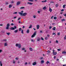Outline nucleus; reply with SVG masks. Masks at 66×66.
<instances>
[{"mask_svg": "<svg viewBox=\"0 0 66 66\" xmlns=\"http://www.w3.org/2000/svg\"><path fill=\"white\" fill-rule=\"evenodd\" d=\"M65 6H66V5H63V8H65Z\"/></svg>", "mask_w": 66, "mask_h": 66, "instance_id": "nucleus-28", "label": "nucleus"}, {"mask_svg": "<svg viewBox=\"0 0 66 66\" xmlns=\"http://www.w3.org/2000/svg\"><path fill=\"white\" fill-rule=\"evenodd\" d=\"M64 16H65V17H66V13L65 14H64Z\"/></svg>", "mask_w": 66, "mask_h": 66, "instance_id": "nucleus-60", "label": "nucleus"}, {"mask_svg": "<svg viewBox=\"0 0 66 66\" xmlns=\"http://www.w3.org/2000/svg\"><path fill=\"white\" fill-rule=\"evenodd\" d=\"M11 26H13V25H14V24H13V23H12L11 24Z\"/></svg>", "mask_w": 66, "mask_h": 66, "instance_id": "nucleus-53", "label": "nucleus"}, {"mask_svg": "<svg viewBox=\"0 0 66 66\" xmlns=\"http://www.w3.org/2000/svg\"><path fill=\"white\" fill-rule=\"evenodd\" d=\"M55 6H56V7H58V6H59V5H58V4H56L55 5Z\"/></svg>", "mask_w": 66, "mask_h": 66, "instance_id": "nucleus-37", "label": "nucleus"}, {"mask_svg": "<svg viewBox=\"0 0 66 66\" xmlns=\"http://www.w3.org/2000/svg\"><path fill=\"white\" fill-rule=\"evenodd\" d=\"M1 32L2 33H5V31L4 30H2Z\"/></svg>", "mask_w": 66, "mask_h": 66, "instance_id": "nucleus-27", "label": "nucleus"}, {"mask_svg": "<svg viewBox=\"0 0 66 66\" xmlns=\"http://www.w3.org/2000/svg\"><path fill=\"white\" fill-rule=\"evenodd\" d=\"M22 50H23V51L24 50H25V48H22Z\"/></svg>", "mask_w": 66, "mask_h": 66, "instance_id": "nucleus-34", "label": "nucleus"}, {"mask_svg": "<svg viewBox=\"0 0 66 66\" xmlns=\"http://www.w3.org/2000/svg\"><path fill=\"white\" fill-rule=\"evenodd\" d=\"M15 59L16 60H18V58L16 57L15 58Z\"/></svg>", "mask_w": 66, "mask_h": 66, "instance_id": "nucleus-55", "label": "nucleus"}, {"mask_svg": "<svg viewBox=\"0 0 66 66\" xmlns=\"http://www.w3.org/2000/svg\"><path fill=\"white\" fill-rule=\"evenodd\" d=\"M21 30V28H20L19 29V31H20Z\"/></svg>", "mask_w": 66, "mask_h": 66, "instance_id": "nucleus-33", "label": "nucleus"}, {"mask_svg": "<svg viewBox=\"0 0 66 66\" xmlns=\"http://www.w3.org/2000/svg\"><path fill=\"white\" fill-rule=\"evenodd\" d=\"M50 3H54V2L53 1H51L50 2Z\"/></svg>", "mask_w": 66, "mask_h": 66, "instance_id": "nucleus-39", "label": "nucleus"}, {"mask_svg": "<svg viewBox=\"0 0 66 66\" xmlns=\"http://www.w3.org/2000/svg\"><path fill=\"white\" fill-rule=\"evenodd\" d=\"M29 49L30 51H33V49L31 47H30L29 48Z\"/></svg>", "mask_w": 66, "mask_h": 66, "instance_id": "nucleus-11", "label": "nucleus"}, {"mask_svg": "<svg viewBox=\"0 0 66 66\" xmlns=\"http://www.w3.org/2000/svg\"><path fill=\"white\" fill-rule=\"evenodd\" d=\"M31 41L32 42H34V40H33V39H31Z\"/></svg>", "mask_w": 66, "mask_h": 66, "instance_id": "nucleus-30", "label": "nucleus"}, {"mask_svg": "<svg viewBox=\"0 0 66 66\" xmlns=\"http://www.w3.org/2000/svg\"><path fill=\"white\" fill-rule=\"evenodd\" d=\"M53 35H56V34H55V33H53L52 34Z\"/></svg>", "mask_w": 66, "mask_h": 66, "instance_id": "nucleus-50", "label": "nucleus"}, {"mask_svg": "<svg viewBox=\"0 0 66 66\" xmlns=\"http://www.w3.org/2000/svg\"><path fill=\"white\" fill-rule=\"evenodd\" d=\"M21 33L22 34H23V30L22 29L21 30Z\"/></svg>", "mask_w": 66, "mask_h": 66, "instance_id": "nucleus-25", "label": "nucleus"}, {"mask_svg": "<svg viewBox=\"0 0 66 66\" xmlns=\"http://www.w3.org/2000/svg\"><path fill=\"white\" fill-rule=\"evenodd\" d=\"M52 28V27L51 26H50L49 27V29H51V28Z\"/></svg>", "mask_w": 66, "mask_h": 66, "instance_id": "nucleus-45", "label": "nucleus"}, {"mask_svg": "<svg viewBox=\"0 0 66 66\" xmlns=\"http://www.w3.org/2000/svg\"><path fill=\"white\" fill-rule=\"evenodd\" d=\"M19 23H22V22H20V21H19Z\"/></svg>", "mask_w": 66, "mask_h": 66, "instance_id": "nucleus-57", "label": "nucleus"}, {"mask_svg": "<svg viewBox=\"0 0 66 66\" xmlns=\"http://www.w3.org/2000/svg\"><path fill=\"white\" fill-rule=\"evenodd\" d=\"M6 4H9V3L8 2H6Z\"/></svg>", "mask_w": 66, "mask_h": 66, "instance_id": "nucleus-58", "label": "nucleus"}, {"mask_svg": "<svg viewBox=\"0 0 66 66\" xmlns=\"http://www.w3.org/2000/svg\"><path fill=\"white\" fill-rule=\"evenodd\" d=\"M19 14L21 15L22 16H26L27 15V13H21L20 12H19L18 13Z\"/></svg>", "mask_w": 66, "mask_h": 66, "instance_id": "nucleus-1", "label": "nucleus"}, {"mask_svg": "<svg viewBox=\"0 0 66 66\" xmlns=\"http://www.w3.org/2000/svg\"><path fill=\"white\" fill-rule=\"evenodd\" d=\"M45 39L46 40L48 39V38H47V37H45Z\"/></svg>", "mask_w": 66, "mask_h": 66, "instance_id": "nucleus-54", "label": "nucleus"}, {"mask_svg": "<svg viewBox=\"0 0 66 66\" xmlns=\"http://www.w3.org/2000/svg\"><path fill=\"white\" fill-rule=\"evenodd\" d=\"M27 64H28V63H27V62H26L25 63V65H27Z\"/></svg>", "mask_w": 66, "mask_h": 66, "instance_id": "nucleus-48", "label": "nucleus"}, {"mask_svg": "<svg viewBox=\"0 0 66 66\" xmlns=\"http://www.w3.org/2000/svg\"><path fill=\"white\" fill-rule=\"evenodd\" d=\"M15 46L16 47H18V46L19 48H21V45L20 44H16Z\"/></svg>", "mask_w": 66, "mask_h": 66, "instance_id": "nucleus-2", "label": "nucleus"}, {"mask_svg": "<svg viewBox=\"0 0 66 66\" xmlns=\"http://www.w3.org/2000/svg\"><path fill=\"white\" fill-rule=\"evenodd\" d=\"M37 41H39L40 40V38H38L37 39Z\"/></svg>", "mask_w": 66, "mask_h": 66, "instance_id": "nucleus-23", "label": "nucleus"}, {"mask_svg": "<svg viewBox=\"0 0 66 66\" xmlns=\"http://www.w3.org/2000/svg\"><path fill=\"white\" fill-rule=\"evenodd\" d=\"M49 62L47 61V62H46V64H49Z\"/></svg>", "mask_w": 66, "mask_h": 66, "instance_id": "nucleus-35", "label": "nucleus"}, {"mask_svg": "<svg viewBox=\"0 0 66 66\" xmlns=\"http://www.w3.org/2000/svg\"><path fill=\"white\" fill-rule=\"evenodd\" d=\"M6 34L8 36L10 35V32H6Z\"/></svg>", "mask_w": 66, "mask_h": 66, "instance_id": "nucleus-17", "label": "nucleus"}, {"mask_svg": "<svg viewBox=\"0 0 66 66\" xmlns=\"http://www.w3.org/2000/svg\"><path fill=\"white\" fill-rule=\"evenodd\" d=\"M24 9V7H22L20 8V9H21V10H22V9Z\"/></svg>", "mask_w": 66, "mask_h": 66, "instance_id": "nucleus-20", "label": "nucleus"}, {"mask_svg": "<svg viewBox=\"0 0 66 66\" xmlns=\"http://www.w3.org/2000/svg\"><path fill=\"white\" fill-rule=\"evenodd\" d=\"M32 28V25H30V26L29 27V28L30 29V28Z\"/></svg>", "mask_w": 66, "mask_h": 66, "instance_id": "nucleus-31", "label": "nucleus"}, {"mask_svg": "<svg viewBox=\"0 0 66 66\" xmlns=\"http://www.w3.org/2000/svg\"><path fill=\"white\" fill-rule=\"evenodd\" d=\"M0 64L1 66H2V62L1 61H0Z\"/></svg>", "mask_w": 66, "mask_h": 66, "instance_id": "nucleus-22", "label": "nucleus"}, {"mask_svg": "<svg viewBox=\"0 0 66 66\" xmlns=\"http://www.w3.org/2000/svg\"><path fill=\"white\" fill-rule=\"evenodd\" d=\"M7 46V43H5L4 44V46L5 47V46Z\"/></svg>", "mask_w": 66, "mask_h": 66, "instance_id": "nucleus-13", "label": "nucleus"}, {"mask_svg": "<svg viewBox=\"0 0 66 66\" xmlns=\"http://www.w3.org/2000/svg\"><path fill=\"white\" fill-rule=\"evenodd\" d=\"M12 7V4H9V8H11Z\"/></svg>", "mask_w": 66, "mask_h": 66, "instance_id": "nucleus-14", "label": "nucleus"}, {"mask_svg": "<svg viewBox=\"0 0 66 66\" xmlns=\"http://www.w3.org/2000/svg\"><path fill=\"white\" fill-rule=\"evenodd\" d=\"M41 39L42 40H44V38H43V37H41Z\"/></svg>", "mask_w": 66, "mask_h": 66, "instance_id": "nucleus-44", "label": "nucleus"}, {"mask_svg": "<svg viewBox=\"0 0 66 66\" xmlns=\"http://www.w3.org/2000/svg\"><path fill=\"white\" fill-rule=\"evenodd\" d=\"M36 32H35L33 35L31 36V38H33V37H35V36L36 35Z\"/></svg>", "mask_w": 66, "mask_h": 66, "instance_id": "nucleus-3", "label": "nucleus"}, {"mask_svg": "<svg viewBox=\"0 0 66 66\" xmlns=\"http://www.w3.org/2000/svg\"><path fill=\"white\" fill-rule=\"evenodd\" d=\"M28 1H31V2H33L34 1V0H28Z\"/></svg>", "mask_w": 66, "mask_h": 66, "instance_id": "nucleus-29", "label": "nucleus"}, {"mask_svg": "<svg viewBox=\"0 0 66 66\" xmlns=\"http://www.w3.org/2000/svg\"><path fill=\"white\" fill-rule=\"evenodd\" d=\"M10 29L12 30H15V28L14 27H12L10 28Z\"/></svg>", "mask_w": 66, "mask_h": 66, "instance_id": "nucleus-12", "label": "nucleus"}, {"mask_svg": "<svg viewBox=\"0 0 66 66\" xmlns=\"http://www.w3.org/2000/svg\"><path fill=\"white\" fill-rule=\"evenodd\" d=\"M26 32L27 33H29V30L28 29L27 31Z\"/></svg>", "mask_w": 66, "mask_h": 66, "instance_id": "nucleus-21", "label": "nucleus"}, {"mask_svg": "<svg viewBox=\"0 0 66 66\" xmlns=\"http://www.w3.org/2000/svg\"><path fill=\"white\" fill-rule=\"evenodd\" d=\"M46 2H47V0H45L42 1V2L43 3Z\"/></svg>", "mask_w": 66, "mask_h": 66, "instance_id": "nucleus-26", "label": "nucleus"}, {"mask_svg": "<svg viewBox=\"0 0 66 66\" xmlns=\"http://www.w3.org/2000/svg\"><path fill=\"white\" fill-rule=\"evenodd\" d=\"M20 4V2L19 1H18L16 3V5H18Z\"/></svg>", "mask_w": 66, "mask_h": 66, "instance_id": "nucleus-6", "label": "nucleus"}, {"mask_svg": "<svg viewBox=\"0 0 66 66\" xmlns=\"http://www.w3.org/2000/svg\"><path fill=\"white\" fill-rule=\"evenodd\" d=\"M62 53L63 54H66V52L65 51H63V52H62Z\"/></svg>", "mask_w": 66, "mask_h": 66, "instance_id": "nucleus-24", "label": "nucleus"}, {"mask_svg": "<svg viewBox=\"0 0 66 66\" xmlns=\"http://www.w3.org/2000/svg\"><path fill=\"white\" fill-rule=\"evenodd\" d=\"M56 29V28L55 27H54L52 29L54 31H55V29Z\"/></svg>", "mask_w": 66, "mask_h": 66, "instance_id": "nucleus-16", "label": "nucleus"}, {"mask_svg": "<svg viewBox=\"0 0 66 66\" xmlns=\"http://www.w3.org/2000/svg\"><path fill=\"white\" fill-rule=\"evenodd\" d=\"M57 35H59H59H60V33L59 32V33H57Z\"/></svg>", "mask_w": 66, "mask_h": 66, "instance_id": "nucleus-41", "label": "nucleus"}, {"mask_svg": "<svg viewBox=\"0 0 66 66\" xmlns=\"http://www.w3.org/2000/svg\"><path fill=\"white\" fill-rule=\"evenodd\" d=\"M49 11H50L51 13V12H52V9H51L50 8V7H49Z\"/></svg>", "mask_w": 66, "mask_h": 66, "instance_id": "nucleus-10", "label": "nucleus"}, {"mask_svg": "<svg viewBox=\"0 0 66 66\" xmlns=\"http://www.w3.org/2000/svg\"><path fill=\"white\" fill-rule=\"evenodd\" d=\"M54 59H55V58H56V56H54Z\"/></svg>", "mask_w": 66, "mask_h": 66, "instance_id": "nucleus-56", "label": "nucleus"}, {"mask_svg": "<svg viewBox=\"0 0 66 66\" xmlns=\"http://www.w3.org/2000/svg\"><path fill=\"white\" fill-rule=\"evenodd\" d=\"M33 17L34 18H36V16H35V15H34L33 16Z\"/></svg>", "mask_w": 66, "mask_h": 66, "instance_id": "nucleus-38", "label": "nucleus"}, {"mask_svg": "<svg viewBox=\"0 0 66 66\" xmlns=\"http://www.w3.org/2000/svg\"><path fill=\"white\" fill-rule=\"evenodd\" d=\"M64 39H66V35L65 36V37H64Z\"/></svg>", "mask_w": 66, "mask_h": 66, "instance_id": "nucleus-47", "label": "nucleus"}, {"mask_svg": "<svg viewBox=\"0 0 66 66\" xmlns=\"http://www.w3.org/2000/svg\"><path fill=\"white\" fill-rule=\"evenodd\" d=\"M37 12H38V13H40V12L39 11H38Z\"/></svg>", "mask_w": 66, "mask_h": 66, "instance_id": "nucleus-52", "label": "nucleus"}, {"mask_svg": "<svg viewBox=\"0 0 66 66\" xmlns=\"http://www.w3.org/2000/svg\"><path fill=\"white\" fill-rule=\"evenodd\" d=\"M20 18H19L18 19V20H20Z\"/></svg>", "mask_w": 66, "mask_h": 66, "instance_id": "nucleus-49", "label": "nucleus"}, {"mask_svg": "<svg viewBox=\"0 0 66 66\" xmlns=\"http://www.w3.org/2000/svg\"><path fill=\"white\" fill-rule=\"evenodd\" d=\"M18 29H17L14 30V32L15 33H17V32H18Z\"/></svg>", "mask_w": 66, "mask_h": 66, "instance_id": "nucleus-7", "label": "nucleus"}, {"mask_svg": "<svg viewBox=\"0 0 66 66\" xmlns=\"http://www.w3.org/2000/svg\"><path fill=\"white\" fill-rule=\"evenodd\" d=\"M14 30L15 29H16L17 28V27H16V26H14Z\"/></svg>", "mask_w": 66, "mask_h": 66, "instance_id": "nucleus-46", "label": "nucleus"}, {"mask_svg": "<svg viewBox=\"0 0 66 66\" xmlns=\"http://www.w3.org/2000/svg\"><path fill=\"white\" fill-rule=\"evenodd\" d=\"M27 4H29V5H32V4H33V3L28 2Z\"/></svg>", "mask_w": 66, "mask_h": 66, "instance_id": "nucleus-8", "label": "nucleus"}, {"mask_svg": "<svg viewBox=\"0 0 66 66\" xmlns=\"http://www.w3.org/2000/svg\"><path fill=\"white\" fill-rule=\"evenodd\" d=\"M54 51H55V50H53V55H56V52H54Z\"/></svg>", "mask_w": 66, "mask_h": 66, "instance_id": "nucleus-5", "label": "nucleus"}, {"mask_svg": "<svg viewBox=\"0 0 66 66\" xmlns=\"http://www.w3.org/2000/svg\"><path fill=\"white\" fill-rule=\"evenodd\" d=\"M10 27V24L8 23L7 24V27L6 28V29L7 30L9 29V27Z\"/></svg>", "mask_w": 66, "mask_h": 66, "instance_id": "nucleus-4", "label": "nucleus"}, {"mask_svg": "<svg viewBox=\"0 0 66 66\" xmlns=\"http://www.w3.org/2000/svg\"><path fill=\"white\" fill-rule=\"evenodd\" d=\"M18 13L17 12H15L13 13V14H17Z\"/></svg>", "mask_w": 66, "mask_h": 66, "instance_id": "nucleus-36", "label": "nucleus"}, {"mask_svg": "<svg viewBox=\"0 0 66 66\" xmlns=\"http://www.w3.org/2000/svg\"><path fill=\"white\" fill-rule=\"evenodd\" d=\"M42 9L43 10H45L46 9V7H44Z\"/></svg>", "mask_w": 66, "mask_h": 66, "instance_id": "nucleus-18", "label": "nucleus"}, {"mask_svg": "<svg viewBox=\"0 0 66 66\" xmlns=\"http://www.w3.org/2000/svg\"><path fill=\"white\" fill-rule=\"evenodd\" d=\"M37 29H39V25H37Z\"/></svg>", "mask_w": 66, "mask_h": 66, "instance_id": "nucleus-15", "label": "nucleus"}, {"mask_svg": "<svg viewBox=\"0 0 66 66\" xmlns=\"http://www.w3.org/2000/svg\"><path fill=\"white\" fill-rule=\"evenodd\" d=\"M21 13H23V11H21Z\"/></svg>", "mask_w": 66, "mask_h": 66, "instance_id": "nucleus-63", "label": "nucleus"}, {"mask_svg": "<svg viewBox=\"0 0 66 66\" xmlns=\"http://www.w3.org/2000/svg\"><path fill=\"white\" fill-rule=\"evenodd\" d=\"M56 18H56V17H54V19H56Z\"/></svg>", "mask_w": 66, "mask_h": 66, "instance_id": "nucleus-40", "label": "nucleus"}, {"mask_svg": "<svg viewBox=\"0 0 66 66\" xmlns=\"http://www.w3.org/2000/svg\"><path fill=\"white\" fill-rule=\"evenodd\" d=\"M65 19H63L62 20H61V21H65Z\"/></svg>", "mask_w": 66, "mask_h": 66, "instance_id": "nucleus-32", "label": "nucleus"}, {"mask_svg": "<svg viewBox=\"0 0 66 66\" xmlns=\"http://www.w3.org/2000/svg\"><path fill=\"white\" fill-rule=\"evenodd\" d=\"M62 12H63V11H64V9H62L61 10Z\"/></svg>", "mask_w": 66, "mask_h": 66, "instance_id": "nucleus-51", "label": "nucleus"}, {"mask_svg": "<svg viewBox=\"0 0 66 66\" xmlns=\"http://www.w3.org/2000/svg\"><path fill=\"white\" fill-rule=\"evenodd\" d=\"M36 64H37V63H36V62H34L32 63V65H36Z\"/></svg>", "mask_w": 66, "mask_h": 66, "instance_id": "nucleus-9", "label": "nucleus"}, {"mask_svg": "<svg viewBox=\"0 0 66 66\" xmlns=\"http://www.w3.org/2000/svg\"><path fill=\"white\" fill-rule=\"evenodd\" d=\"M6 39L3 40V41H4V42H6Z\"/></svg>", "mask_w": 66, "mask_h": 66, "instance_id": "nucleus-42", "label": "nucleus"}, {"mask_svg": "<svg viewBox=\"0 0 66 66\" xmlns=\"http://www.w3.org/2000/svg\"><path fill=\"white\" fill-rule=\"evenodd\" d=\"M47 52H48V53H50V52H50V51H49V50H48L47 51Z\"/></svg>", "mask_w": 66, "mask_h": 66, "instance_id": "nucleus-43", "label": "nucleus"}, {"mask_svg": "<svg viewBox=\"0 0 66 66\" xmlns=\"http://www.w3.org/2000/svg\"><path fill=\"white\" fill-rule=\"evenodd\" d=\"M41 64H43V63H44V61L41 60Z\"/></svg>", "mask_w": 66, "mask_h": 66, "instance_id": "nucleus-19", "label": "nucleus"}, {"mask_svg": "<svg viewBox=\"0 0 66 66\" xmlns=\"http://www.w3.org/2000/svg\"><path fill=\"white\" fill-rule=\"evenodd\" d=\"M2 52V50H0V53H1V52Z\"/></svg>", "mask_w": 66, "mask_h": 66, "instance_id": "nucleus-62", "label": "nucleus"}, {"mask_svg": "<svg viewBox=\"0 0 66 66\" xmlns=\"http://www.w3.org/2000/svg\"><path fill=\"white\" fill-rule=\"evenodd\" d=\"M62 66H66V64L63 65Z\"/></svg>", "mask_w": 66, "mask_h": 66, "instance_id": "nucleus-64", "label": "nucleus"}, {"mask_svg": "<svg viewBox=\"0 0 66 66\" xmlns=\"http://www.w3.org/2000/svg\"><path fill=\"white\" fill-rule=\"evenodd\" d=\"M58 41H57V40H56V43H58Z\"/></svg>", "mask_w": 66, "mask_h": 66, "instance_id": "nucleus-59", "label": "nucleus"}, {"mask_svg": "<svg viewBox=\"0 0 66 66\" xmlns=\"http://www.w3.org/2000/svg\"><path fill=\"white\" fill-rule=\"evenodd\" d=\"M57 50H58V51H60L61 50L59 49H57Z\"/></svg>", "mask_w": 66, "mask_h": 66, "instance_id": "nucleus-61", "label": "nucleus"}]
</instances>
